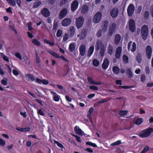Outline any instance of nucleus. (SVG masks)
Returning a JSON list of instances; mask_svg holds the SVG:
<instances>
[{
    "label": "nucleus",
    "instance_id": "nucleus-1",
    "mask_svg": "<svg viewBox=\"0 0 153 153\" xmlns=\"http://www.w3.org/2000/svg\"><path fill=\"white\" fill-rule=\"evenodd\" d=\"M106 46L101 41H97L95 45V49L97 51L100 49V53L101 56L103 57L104 56L106 50Z\"/></svg>",
    "mask_w": 153,
    "mask_h": 153
},
{
    "label": "nucleus",
    "instance_id": "nucleus-2",
    "mask_svg": "<svg viewBox=\"0 0 153 153\" xmlns=\"http://www.w3.org/2000/svg\"><path fill=\"white\" fill-rule=\"evenodd\" d=\"M153 132V128H148L143 130L141 133L139 134V135L141 138L146 137L149 136Z\"/></svg>",
    "mask_w": 153,
    "mask_h": 153
},
{
    "label": "nucleus",
    "instance_id": "nucleus-3",
    "mask_svg": "<svg viewBox=\"0 0 153 153\" xmlns=\"http://www.w3.org/2000/svg\"><path fill=\"white\" fill-rule=\"evenodd\" d=\"M153 132V128H148L143 130L141 133L139 134V135L141 138L146 137L149 136Z\"/></svg>",
    "mask_w": 153,
    "mask_h": 153
},
{
    "label": "nucleus",
    "instance_id": "nucleus-4",
    "mask_svg": "<svg viewBox=\"0 0 153 153\" xmlns=\"http://www.w3.org/2000/svg\"><path fill=\"white\" fill-rule=\"evenodd\" d=\"M149 33L148 27L147 25H144L142 27L141 34L142 37L144 40H146L147 38Z\"/></svg>",
    "mask_w": 153,
    "mask_h": 153
},
{
    "label": "nucleus",
    "instance_id": "nucleus-5",
    "mask_svg": "<svg viewBox=\"0 0 153 153\" xmlns=\"http://www.w3.org/2000/svg\"><path fill=\"white\" fill-rule=\"evenodd\" d=\"M84 20L82 17H79L76 19V24L77 28L79 29L81 28L82 26Z\"/></svg>",
    "mask_w": 153,
    "mask_h": 153
},
{
    "label": "nucleus",
    "instance_id": "nucleus-6",
    "mask_svg": "<svg viewBox=\"0 0 153 153\" xmlns=\"http://www.w3.org/2000/svg\"><path fill=\"white\" fill-rule=\"evenodd\" d=\"M108 23V22L107 21L105 22L103 26V30H100L97 31L96 35L98 37H101L103 33L106 31Z\"/></svg>",
    "mask_w": 153,
    "mask_h": 153
},
{
    "label": "nucleus",
    "instance_id": "nucleus-7",
    "mask_svg": "<svg viewBox=\"0 0 153 153\" xmlns=\"http://www.w3.org/2000/svg\"><path fill=\"white\" fill-rule=\"evenodd\" d=\"M128 48L129 51L134 52L136 49V45L135 42H130L128 45Z\"/></svg>",
    "mask_w": 153,
    "mask_h": 153
},
{
    "label": "nucleus",
    "instance_id": "nucleus-8",
    "mask_svg": "<svg viewBox=\"0 0 153 153\" xmlns=\"http://www.w3.org/2000/svg\"><path fill=\"white\" fill-rule=\"evenodd\" d=\"M102 16V14L100 12H97L94 15L93 19L94 23H97L99 22Z\"/></svg>",
    "mask_w": 153,
    "mask_h": 153
},
{
    "label": "nucleus",
    "instance_id": "nucleus-9",
    "mask_svg": "<svg viewBox=\"0 0 153 153\" xmlns=\"http://www.w3.org/2000/svg\"><path fill=\"white\" fill-rule=\"evenodd\" d=\"M129 28L130 30L132 33L134 32L136 30L135 22L134 20L131 19L129 22Z\"/></svg>",
    "mask_w": 153,
    "mask_h": 153
},
{
    "label": "nucleus",
    "instance_id": "nucleus-10",
    "mask_svg": "<svg viewBox=\"0 0 153 153\" xmlns=\"http://www.w3.org/2000/svg\"><path fill=\"white\" fill-rule=\"evenodd\" d=\"M135 10V7L132 4H130L128 6L127 9V11L128 15L131 16L133 14Z\"/></svg>",
    "mask_w": 153,
    "mask_h": 153
},
{
    "label": "nucleus",
    "instance_id": "nucleus-11",
    "mask_svg": "<svg viewBox=\"0 0 153 153\" xmlns=\"http://www.w3.org/2000/svg\"><path fill=\"white\" fill-rule=\"evenodd\" d=\"M71 22V20L69 18L64 19L62 22V25L64 27H67L70 25Z\"/></svg>",
    "mask_w": 153,
    "mask_h": 153
},
{
    "label": "nucleus",
    "instance_id": "nucleus-12",
    "mask_svg": "<svg viewBox=\"0 0 153 153\" xmlns=\"http://www.w3.org/2000/svg\"><path fill=\"white\" fill-rule=\"evenodd\" d=\"M118 10L117 8L116 7L112 8L110 12L111 15L113 18L116 17L118 15Z\"/></svg>",
    "mask_w": 153,
    "mask_h": 153
},
{
    "label": "nucleus",
    "instance_id": "nucleus-13",
    "mask_svg": "<svg viewBox=\"0 0 153 153\" xmlns=\"http://www.w3.org/2000/svg\"><path fill=\"white\" fill-rule=\"evenodd\" d=\"M79 6L78 1L77 0L74 1L71 4V9L72 11H74Z\"/></svg>",
    "mask_w": 153,
    "mask_h": 153
},
{
    "label": "nucleus",
    "instance_id": "nucleus-14",
    "mask_svg": "<svg viewBox=\"0 0 153 153\" xmlns=\"http://www.w3.org/2000/svg\"><path fill=\"white\" fill-rule=\"evenodd\" d=\"M74 130L76 133L79 135L85 136L86 135L79 128V126H76L74 128Z\"/></svg>",
    "mask_w": 153,
    "mask_h": 153
},
{
    "label": "nucleus",
    "instance_id": "nucleus-15",
    "mask_svg": "<svg viewBox=\"0 0 153 153\" xmlns=\"http://www.w3.org/2000/svg\"><path fill=\"white\" fill-rule=\"evenodd\" d=\"M146 52L148 58L149 59H150L152 53V48L151 46H147L146 47Z\"/></svg>",
    "mask_w": 153,
    "mask_h": 153
},
{
    "label": "nucleus",
    "instance_id": "nucleus-16",
    "mask_svg": "<svg viewBox=\"0 0 153 153\" xmlns=\"http://www.w3.org/2000/svg\"><path fill=\"white\" fill-rule=\"evenodd\" d=\"M51 94L53 95V100L56 102L59 101L60 97L56 93L52 91L51 90H50Z\"/></svg>",
    "mask_w": 153,
    "mask_h": 153
},
{
    "label": "nucleus",
    "instance_id": "nucleus-17",
    "mask_svg": "<svg viewBox=\"0 0 153 153\" xmlns=\"http://www.w3.org/2000/svg\"><path fill=\"white\" fill-rule=\"evenodd\" d=\"M68 11L67 10L64 8L60 12L59 17L60 19H62L64 18L67 14Z\"/></svg>",
    "mask_w": 153,
    "mask_h": 153
},
{
    "label": "nucleus",
    "instance_id": "nucleus-18",
    "mask_svg": "<svg viewBox=\"0 0 153 153\" xmlns=\"http://www.w3.org/2000/svg\"><path fill=\"white\" fill-rule=\"evenodd\" d=\"M80 54L82 56H84L86 53V47L84 45H81L79 48Z\"/></svg>",
    "mask_w": 153,
    "mask_h": 153
},
{
    "label": "nucleus",
    "instance_id": "nucleus-19",
    "mask_svg": "<svg viewBox=\"0 0 153 153\" xmlns=\"http://www.w3.org/2000/svg\"><path fill=\"white\" fill-rule=\"evenodd\" d=\"M122 51V48L121 47H118L115 53V57L116 59L120 58Z\"/></svg>",
    "mask_w": 153,
    "mask_h": 153
},
{
    "label": "nucleus",
    "instance_id": "nucleus-20",
    "mask_svg": "<svg viewBox=\"0 0 153 153\" xmlns=\"http://www.w3.org/2000/svg\"><path fill=\"white\" fill-rule=\"evenodd\" d=\"M87 79L89 83L91 84L95 85H100L102 84L101 82H97L94 81L92 78L90 77H88Z\"/></svg>",
    "mask_w": 153,
    "mask_h": 153
},
{
    "label": "nucleus",
    "instance_id": "nucleus-21",
    "mask_svg": "<svg viewBox=\"0 0 153 153\" xmlns=\"http://www.w3.org/2000/svg\"><path fill=\"white\" fill-rule=\"evenodd\" d=\"M75 33V29L74 27L70 26L68 30V34L69 36L71 37L74 36Z\"/></svg>",
    "mask_w": 153,
    "mask_h": 153
},
{
    "label": "nucleus",
    "instance_id": "nucleus-22",
    "mask_svg": "<svg viewBox=\"0 0 153 153\" xmlns=\"http://www.w3.org/2000/svg\"><path fill=\"white\" fill-rule=\"evenodd\" d=\"M42 15L45 17H47L50 15V13L49 10L46 8H43L42 11Z\"/></svg>",
    "mask_w": 153,
    "mask_h": 153
},
{
    "label": "nucleus",
    "instance_id": "nucleus-23",
    "mask_svg": "<svg viewBox=\"0 0 153 153\" xmlns=\"http://www.w3.org/2000/svg\"><path fill=\"white\" fill-rule=\"evenodd\" d=\"M107 52L108 54L110 55H112L114 52V48L111 44H109L107 48Z\"/></svg>",
    "mask_w": 153,
    "mask_h": 153
},
{
    "label": "nucleus",
    "instance_id": "nucleus-24",
    "mask_svg": "<svg viewBox=\"0 0 153 153\" xmlns=\"http://www.w3.org/2000/svg\"><path fill=\"white\" fill-rule=\"evenodd\" d=\"M86 31L85 30H82L81 34L78 35V37H79V39L80 40H82L85 39L86 36Z\"/></svg>",
    "mask_w": 153,
    "mask_h": 153
},
{
    "label": "nucleus",
    "instance_id": "nucleus-25",
    "mask_svg": "<svg viewBox=\"0 0 153 153\" xmlns=\"http://www.w3.org/2000/svg\"><path fill=\"white\" fill-rule=\"evenodd\" d=\"M109 64L108 59H105L102 65V68L105 70L108 67Z\"/></svg>",
    "mask_w": 153,
    "mask_h": 153
},
{
    "label": "nucleus",
    "instance_id": "nucleus-26",
    "mask_svg": "<svg viewBox=\"0 0 153 153\" xmlns=\"http://www.w3.org/2000/svg\"><path fill=\"white\" fill-rule=\"evenodd\" d=\"M25 75L28 81L33 82L35 80V78L33 75L29 74H26Z\"/></svg>",
    "mask_w": 153,
    "mask_h": 153
},
{
    "label": "nucleus",
    "instance_id": "nucleus-27",
    "mask_svg": "<svg viewBox=\"0 0 153 153\" xmlns=\"http://www.w3.org/2000/svg\"><path fill=\"white\" fill-rule=\"evenodd\" d=\"M94 50V47L91 46L88 49V56L90 57L92 54Z\"/></svg>",
    "mask_w": 153,
    "mask_h": 153
},
{
    "label": "nucleus",
    "instance_id": "nucleus-28",
    "mask_svg": "<svg viewBox=\"0 0 153 153\" xmlns=\"http://www.w3.org/2000/svg\"><path fill=\"white\" fill-rule=\"evenodd\" d=\"M121 37L120 35L117 34L115 38V43L116 45L118 44L121 39Z\"/></svg>",
    "mask_w": 153,
    "mask_h": 153
},
{
    "label": "nucleus",
    "instance_id": "nucleus-29",
    "mask_svg": "<svg viewBox=\"0 0 153 153\" xmlns=\"http://www.w3.org/2000/svg\"><path fill=\"white\" fill-rule=\"evenodd\" d=\"M76 43H72L69 45V48L71 52H73L75 48Z\"/></svg>",
    "mask_w": 153,
    "mask_h": 153
},
{
    "label": "nucleus",
    "instance_id": "nucleus-30",
    "mask_svg": "<svg viewBox=\"0 0 153 153\" xmlns=\"http://www.w3.org/2000/svg\"><path fill=\"white\" fill-rule=\"evenodd\" d=\"M88 10V6L86 5H84L82 9L81 12L83 14L87 13Z\"/></svg>",
    "mask_w": 153,
    "mask_h": 153
},
{
    "label": "nucleus",
    "instance_id": "nucleus-31",
    "mask_svg": "<svg viewBox=\"0 0 153 153\" xmlns=\"http://www.w3.org/2000/svg\"><path fill=\"white\" fill-rule=\"evenodd\" d=\"M48 52L56 58H60V56L54 51H49Z\"/></svg>",
    "mask_w": 153,
    "mask_h": 153
},
{
    "label": "nucleus",
    "instance_id": "nucleus-32",
    "mask_svg": "<svg viewBox=\"0 0 153 153\" xmlns=\"http://www.w3.org/2000/svg\"><path fill=\"white\" fill-rule=\"evenodd\" d=\"M0 56L2 57L3 59L7 62H9V58L6 56L4 54L2 53H0Z\"/></svg>",
    "mask_w": 153,
    "mask_h": 153
},
{
    "label": "nucleus",
    "instance_id": "nucleus-33",
    "mask_svg": "<svg viewBox=\"0 0 153 153\" xmlns=\"http://www.w3.org/2000/svg\"><path fill=\"white\" fill-rule=\"evenodd\" d=\"M112 70L113 72L116 74H118L120 72L119 68L117 66H115L113 68Z\"/></svg>",
    "mask_w": 153,
    "mask_h": 153
},
{
    "label": "nucleus",
    "instance_id": "nucleus-34",
    "mask_svg": "<svg viewBox=\"0 0 153 153\" xmlns=\"http://www.w3.org/2000/svg\"><path fill=\"white\" fill-rule=\"evenodd\" d=\"M143 120L142 118H138L135 121L134 123L137 125H140L143 122Z\"/></svg>",
    "mask_w": 153,
    "mask_h": 153
},
{
    "label": "nucleus",
    "instance_id": "nucleus-35",
    "mask_svg": "<svg viewBox=\"0 0 153 153\" xmlns=\"http://www.w3.org/2000/svg\"><path fill=\"white\" fill-rule=\"evenodd\" d=\"M42 4L41 1H38L35 2L33 5V7L34 8H36Z\"/></svg>",
    "mask_w": 153,
    "mask_h": 153
},
{
    "label": "nucleus",
    "instance_id": "nucleus-36",
    "mask_svg": "<svg viewBox=\"0 0 153 153\" xmlns=\"http://www.w3.org/2000/svg\"><path fill=\"white\" fill-rule=\"evenodd\" d=\"M92 63L93 65L96 67L98 66L100 64L99 61L95 59L93 60Z\"/></svg>",
    "mask_w": 153,
    "mask_h": 153
},
{
    "label": "nucleus",
    "instance_id": "nucleus-37",
    "mask_svg": "<svg viewBox=\"0 0 153 153\" xmlns=\"http://www.w3.org/2000/svg\"><path fill=\"white\" fill-rule=\"evenodd\" d=\"M94 111V109L92 107H91L89 110L88 111V114H87V116L88 117H90L91 116L93 112Z\"/></svg>",
    "mask_w": 153,
    "mask_h": 153
},
{
    "label": "nucleus",
    "instance_id": "nucleus-38",
    "mask_svg": "<svg viewBox=\"0 0 153 153\" xmlns=\"http://www.w3.org/2000/svg\"><path fill=\"white\" fill-rule=\"evenodd\" d=\"M14 55L16 57L18 58L19 59L21 60H22V55L19 52H16L15 53Z\"/></svg>",
    "mask_w": 153,
    "mask_h": 153
},
{
    "label": "nucleus",
    "instance_id": "nucleus-39",
    "mask_svg": "<svg viewBox=\"0 0 153 153\" xmlns=\"http://www.w3.org/2000/svg\"><path fill=\"white\" fill-rule=\"evenodd\" d=\"M33 44L36 46H39L40 45V42L36 39H33L32 40Z\"/></svg>",
    "mask_w": 153,
    "mask_h": 153
},
{
    "label": "nucleus",
    "instance_id": "nucleus-40",
    "mask_svg": "<svg viewBox=\"0 0 153 153\" xmlns=\"http://www.w3.org/2000/svg\"><path fill=\"white\" fill-rule=\"evenodd\" d=\"M126 74L128 77L130 78L131 77L133 76L132 72L131 70L129 69H128L127 70Z\"/></svg>",
    "mask_w": 153,
    "mask_h": 153
},
{
    "label": "nucleus",
    "instance_id": "nucleus-41",
    "mask_svg": "<svg viewBox=\"0 0 153 153\" xmlns=\"http://www.w3.org/2000/svg\"><path fill=\"white\" fill-rule=\"evenodd\" d=\"M128 113L127 110L120 111L119 112V114L122 116L126 115Z\"/></svg>",
    "mask_w": 153,
    "mask_h": 153
},
{
    "label": "nucleus",
    "instance_id": "nucleus-42",
    "mask_svg": "<svg viewBox=\"0 0 153 153\" xmlns=\"http://www.w3.org/2000/svg\"><path fill=\"white\" fill-rule=\"evenodd\" d=\"M121 142L120 140H118L116 142H114L111 144V146H115L120 144Z\"/></svg>",
    "mask_w": 153,
    "mask_h": 153
},
{
    "label": "nucleus",
    "instance_id": "nucleus-43",
    "mask_svg": "<svg viewBox=\"0 0 153 153\" xmlns=\"http://www.w3.org/2000/svg\"><path fill=\"white\" fill-rule=\"evenodd\" d=\"M7 2L11 5L12 6H15L16 4V2L15 0H6Z\"/></svg>",
    "mask_w": 153,
    "mask_h": 153
},
{
    "label": "nucleus",
    "instance_id": "nucleus-44",
    "mask_svg": "<svg viewBox=\"0 0 153 153\" xmlns=\"http://www.w3.org/2000/svg\"><path fill=\"white\" fill-rule=\"evenodd\" d=\"M115 25L114 24H113L112 25L111 27V30L109 32V35L111 36L113 33L114 31V29L115 27Z\"/></svg>",
    "mask_w": 153,
    "mask_h": 153
},
{
    "label": "nucleus",
    "instance_id": "nucleus-45",
    "mask_svg": "<svg viewBox=\"0 0 153 153\" xmlns=\"http://www.w3.org/2000/svg\"><path fill=\"white\" fill-rule=\"evenodd\" d=\"M86 144L89 145L93 147H97V145L95 143H92L91 142H87L86 143Z\"/></svg>",
    "mask_w": 153,
    "mask_h": 153
},
{
    "label": "nucleus",
    "instance_id": "nucleus-46",
    "mask_svg": "<svg viewBox=\"0 0 153 153\" xmlns=\"http://www.w3.org/2000/svg\"><path fill=\"white\" fill-rule=\"evenodd\" d=\"M44 42L45 43L48 44L51 46H53L54 45V43L53 42H51L47 39H44Z\"/></svg>",
    "mask_w": 153,
    "mask_h": 153
},
{
    "label": "nucleus",
    "instance_id": "nucleus-47",
    "mask_svg": "<svg viewBox=\"0 0 153 153\" xmlns=\"http://www.w3.org/2000/svg\"><path fill=\"white\" fill-rule=\"evenodd\" d=\"M136 59L138 62L140 63L142 60L141 55L139 54H138L136 56Z\"/></svg>",
    "mask_w": 153,
    "mask_h": 153
},
{
    "label": "nucleus",
    "instance_id": "nucleus-48",
    "mask_svg": "<svg viewBox=\"0 0 153 153\" xmlns=\"http://www.w3.org/2000/svg\"><path fill=\"white\" fill-rule=\"evenodd\" d=\"M149 148L148 146H146L140 153H145L149 150Z\"/></svg>",
    "mask_w": 153,
    "mask_h": 153
},
{
    "label": "nucleus",
    "instance_id": "nucleus-49",
    "mask_svg": "<svg viewBox=\"0 0 153 153\" xmlns=\"http://www.w3.org/2000/svg\"><path fill=\"white\" fill-rule=\"evenodd\" d=\"M1 83L3 85H6L7 84V79H2L1 81Z\"/></svg>",
    "mask_w": 153,
    "mask_h": 153
},
{
    "label": "nucleus",
    "instance_id": "nucleus-50",
    "mask_svg": "<svg viewBox=\"0 0 153 153\" xmlns=\"http://www.w3.org/2000/svg\"><path fill=\"white\" fill-rule=\"evenodd\" d=\"M123 60L124 62L127 63L128 62V58L126 55H123Z\"/></svg>",
    "mask_w": 153,
    "mask_h": 153
},
{
    "label": "nucleus",
    "instance_id": "nucleus-51",
    "mask_svg": "<svg viewBox=\"0 0 153 153\" xmlns=\"http://www.w3.org/2000/svg\"><path fill=\"white\" fill-rule=\"evenodd\" d=\"M53 141L55 143H56L57 146L59 147H60L61 148H63L64 146L63 145L61 144V143H60L59 142H58V141H56L55 140H53Z\"/></svg>",
    "mask_w": 153,
    "mask_h": 153
},
{
    "label": "nucleus",
    "instance_id": "nucleus-52",
    "mask_svg": "<svg viewBox=\"0 0 153 153\" xmlns=\"http://www.w3.org/2000/svg\"><path fill=\"white\" fill-rule=\"evenodd\" d=\"M89 88L90 89L93 90L94 91H97L98 90V88L97 86H94V85H91L89 87Z\"/></svg>",
    "mask_w": 153,
    "mask_h": 153
},
{
    "label": "nucleus",
    "instance_id": "nucleus-53",
    "mask_svg": "<svg viewBox=\"0 0 153 153\" xmlns=\"http://www.w3.org/2000/svg\"><path fill=\"white\" fill-rule=\"evenodd\" d=\"M62 33V31L60 30H57L56 33V36L58 37H60Z\"/></svg>",
    "mask_w": 153,
    "mask_h": 153
},
{
    "label": "nucleus",
    "instance_id": "nucleus-54",
    "mask_svg": "<svg viewBox=\"0 0 153 153\" xmlns=\"http://www.w3.org/2000/svg\"><path fill=\"white\" fill-rule=\"evenodd\" d=\"M6 144V142L5 141L0 138V146H4Z\"/></svg>",
    "mask_w": 153,
    "mask_h": 153
},
{
    "label": "nucleus",
    "instance_id": "nucleus-55",
    "mask_svg": "<svg viewBox=\"0 0 153 153\" xmlns=\"http://www.w3.org/2000/svg\"><path fill=\"white\" fill-rule=\"evenodd\" d=\"M42 83L45 85H47L49 84V82L46 79H42Z\"/></svg>",
    "mask_w": 153,
    "mask_h": 153
},
{
    "label": "nucleus",
    "instance_id": "nucleus-56",
    "mask_svg": "<svg viewBox=\"0 0 153 153\" xmlns=\"http://www.w3.org/2000/svg\"><path fill=\"white\" fill-rule=\"evenodd\" d=\"M68 38V36L67 33H65L63 36V41H66Z\"/></svg>",
    "mask_w": 153,
    "mask_h": 153
},
{
    "label": "nucleus",
    "instance_id": "nucleus-57",
    "mask_svg": "<svg viewBox=\"0 0 153 153\" xmlns=\"http://www.w3.org/2000/svg\"><path fill=\"white\" fill-rule=\"evenodd\" d=\"M38 113L41 116H44L45 114L43 112L42 110L40 109L38 111Z\"/></svg>",
    "mask_w": 153,
    "mask_h": 153
},
{
    "label": "nucleus",
    "instance_id": "nucleus-58",
    "mask_svg": "<svg viewBox=\"0 0 153 153\" xmlns=\"http://www.w3.org/2000/svg\"><path fill=\"white\" fill-rule=\"evenodd\" d=\"M73 136L76 138V140L77 141L79 142H81V139L80 137L75 135H73Z\"/></svg>",
    "mask_w": 153,
    "mask_h": 153
},
{
    "label": "nucleus",
    "instance_id": "nucleus-59",
    "mask_svg": "<svg viewBox=\"0 0 153 153\" xmlns=\"http://www.w3.org/2000/svg\"><path fill=\"white\" fill-rule=\"evenodd\" d=\"M57 86L59 89L61 90V91H65V89L62 85L58 84L57 85Z\"/></svg>",
    "mask_w": 153,
    "mask_h": 153
},
{
    "label": "nucleus",
    "instance_id": "nucleus-60",
    "mask_svg": "<svg viewBox=\"0 0 153 153\" xmlns=\"http://www.w3.org/2000/svg\"><path fill=\"white\" fill-rule=\"evenodd\" d=\"M42 80H41L40 79L38 78H37L35 79V82L36 83L39 84H42Z\"/></svg>",
    "mask_w": 153,
    "mask_h": 153
},
{
    "label": "nucleus",
    "instance_id": "nucleus-61",
    "mask_svg": "<svg viewBox=\"0 0 153 153\" xmlns=\"http://www.w3.org/2000/svg\"><path fill=\"white\" fill-rule=\"evenodd\" d=\"M5 72L4 71L3 68H0V74L2 76L5 75Z\"/></svg>",
    "mask_w": 153,
    "mask_h": 153
},
{
    "label": "nucleus",
    "instance_id": "nucleus-62",
    "mask_svg": "<svg viewBox=\"0 0 153 153\" xmlns=\"http://www.w3.org/2000/svg\"><path fill=\"white\" fill-rule=\"evenodd\" d=\"M13 73L14 75L16 76H17L19 74V73L18 71L16 69H13Z\"/></svg>",
    "mask_w": 153,
    "mask_h": 153
},
{
    "label": "nucleus",
    "instance_id": "nucleus-63",
    "mask_svg": "<svg viewBox=\"0 0 153 153\" xmlns=\"http://www.w3.org/2000/svg\"><path fill=\"white\" fill-rule=\"evenodd\" d=\"M145 71L146 74H149L150 73V70L148 67H146L145 68Z\"/></svg>",
    "mask_w": 153,
    "mask_h": 153
},
{
    "label": "nucleus",
    "instance_id": "nucleus-64",
    "mask_svg": "<svg viewBox=\"0 0 153 153\" xmlns=\"http://www.w3.org/2000/svg\"><path fill=\"white\" fill-rule=\"evenodd\" d=\"M65 98L66 100L69 102H71L72 101L71 99L68 96L66 95L65 96Z\"/></svg>",
    "mask_w": 153,
    "mask_h": 153
}]
</instances>
